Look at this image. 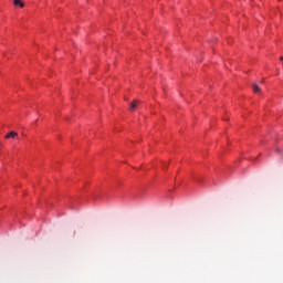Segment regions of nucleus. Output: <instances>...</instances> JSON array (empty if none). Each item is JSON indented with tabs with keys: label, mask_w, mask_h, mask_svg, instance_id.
Segmentation results:
<instances>
[{
	"label": "nucleus",
	"mask_w": 283,
	"mask_h": 283,
	"mask_svg": "<svg viewBox=\"0 0 283 283\" xmlns=\"http://www.w3.org/2000/svg\"><path fill=\"white\" fill-rule=\"evenodd\" d=\"M4 138H7V140H10V138H15L17 140H19V134L14 130L8 133Z\"/></svg>",
	"instance_id": "obj_1"
},
{
	"label": "nucleus",
	"mask_w": 283,
	"mask_h": 283,
	"mask_svg": "<svg viewBox=\"0 0 283 283\" xmlns=\"http://www.w3.org/2000/svg\"><path fill=\"white\" fill-rule=\"evenodd\" d=\"M13 4L18 6L19 8H25V3H23V0H13Z\"/></svg>",
	"instance_id": "obj_2"
},
{
	"label": "nucleus",
	"mask_w": 283,
	"mask_h": 283,
	"mask_svg": "<svg viewBox=\"0 0 283 283\" xmlns=\"http://www.w3.org/2000/svg\"><path fill=\"white\" fill-rule=\"evenodd\" d=\"M253 92H254V94H258V93H260V86L258 85V84H253Z\"/></svg>",
	"instance_id": "obj_3"
},
{
	"label": "nucleus",
	"mask_w": 283,
	"mask_h": 283,
	"mask_svg": "<svg viewBox=\"0 0 283 283\" xmlns=\"http://www.w3.org/2000/svg\"><path fill=\"white\" fill-rule=\"evenodd\" d=\"M138 107V101H133L130 104V109H136Z\"/></svg>",
	"instance_id": "obj_4"
},
{
	"label": "nucleus",
	"mask_w": 283,
	"mask_h": 283,
	"mask_svg": "<svg viewBox=\"0 0 283 283\" xmlns=\"http://www.w3.org/2000/svg\"><path fill=\"white\" fill-rule=\"evenodd\" d=\"M282 150L280 148H276V154H281Z\"/></svg>",
	"instance_id": "obj_5"
},
{
	"label": "nucleus",
	"mask_w": 283,
	"mask_h": 283,
	"mask_svg": "<svg viewBox=\"0 0 283 283\" xmlns=\"http://www.w3.org/2000/svg\"><path fill=\"white\" fill-rule=\"evenodd\" d=\"M280 61H283V56L280 57Z\"/></svg>",
	"instance_id": "obj_6"
}]
</instances>
